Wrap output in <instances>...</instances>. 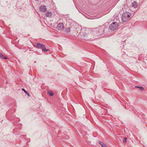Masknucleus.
Here are the masks:
<instances>
[{
    "label": "nucleus",
    "instance_id": "7ed1b4c3",
    "mask_svg": "<svg viewBox=\"0 0 147 147\" xmlns=\"http://www.w3.org/2000/svg\"><path fill=\"white\" fill-rule=\"evenodd\" d=\"M35 45L37 48L42 49V51H44L46 52L49 50L46 49L45 46L40 43H35Z\"/></svg>",
    "mask_w": 147,
    "mask_h": 147
},
{
    "label": "nucleus",
    "instance_id": "20e7f679",
    "mask_svg": "<svg viewBox=\"0 0 147 147\" xmlns=\"http://www.w3.org/2000/svg\"><path fill=\"white\" fill-rule=\"evenodd\" d=\"M118 26V24L117 22H113L111 24V30L113 31L117 29Z\"/></svg>",
    "mask_w": 147,
    "mask_h": 147
},
{
    "label": "nucleus",
    "instance_id": "f8f14e48",
    "mask_svg": "<svg viewBox=\"0 0 147 147\" xmlns=\"http://www.w3.org/2000/svg\"><path fill=\"white\" fill-rule=\"evenodd\" d=\"M47 92L48 94L50 96H52L53 95V92L52 91L49 90Z\"/></svg>",
    "mask_w": 147,
    "mask_h": 147
},
{
    "label": "nucleus",
    "instance_id": "39448f33",
    "mask_svg": "<svg viewBox=\"0 0 147 147\" xmlns=\"http://www.w3.org/2000/svg\"><path fill=\"white\" fill-rule=\"evenodd\" d=\"M57 28L60 30H61L64 29V26L63 23H59L58 24L57 26Z\"/></svg>",
    "mask_w": 147,
    "mask_h": 147
},
{
    "label": "nucleus",
    "instance_id": "a211bd4d",
    "mask_svg": "<svg viewBox=\"0 0 147 147\" xmlns=\"http://www.w3.org/2000/svg\"><path fill=\"white\" fill-rule=\"evenodd\" d=\"M123 138H126L125 137H124Z\"/></svg>",
    "mask_w": 147,
    "mask_h": 147
},
{
    "label": "nucleus",
    "instance_id": "f3484780",
    "mask_svg": "<svg viewBox=\"0 0 147 147\" xmlns=\"http://www.w3.org/2000/svg\"><path fill=\"white\" fill-rule=\"evenodd\" d=\"M110 26H109V28H110Z\"/></svg>",
    "mask_w": 147,
    "mask_h": 147
},
{
    "label": "nucleus",
    "instance_id": "ddd939ff",
    "mask_svg": "<svg viewBox=\"0 0 147 147\" xmlns=\"http://www.w3.org/2000/svg\"><path fill=\"white\" fill-rule=\"evenodd\" d=\"M136 88H138L142 91L144 90V88L142 87L141 86H136Z\"/></svg>",
    "mask_w": 147,
    "mask_h": 147
},
{
    "label": "nucleus",
    "instance_id": "f257e3e1",
    "mask_svg": "<svg viewBox=\"0 0 147 147\" xmlns=\"http://www.w3.org/2000/svg\"><path fill=\"white\" fill-rule=\"evenodd\" d=\"M92 34L96 36H99L100 37L101 34L103 32V30L100 27L98 28H93L92 29Z\"/></svg>",
    "mask_w": 147,
    "mask_h": 147
},
{
    "label": "nucleus",
    "instance_id": "9d476101",
    "mask_svg": "<svg viewBox=\"0 0 147 147\" xmlns=\"http://www.w3.org/2000/svg\"><path fill=\"white\" fill-rule=\"evenodd\" d=\"M65 31L67 33L69 32L70 31V28L68 27L66 28L65 29Z\"/></svg>",
    "mask_w": 147,
    "mask_h": 147
},
{
    "label": "nucleus",
    "instance_id": "4468645a",
    "mask_svg": "<svg viewBox=\"0 0 147 147\" xmlns=\"http://www.w3.org/2000/svg\"><path fill=\"white\" fill-rule=\"evenodd\" d=\"M22 90L25 93L27 94L28 96H29V93L28 92L26 91L25 90H24V88H22Z\"/></svg>",
    "mask_w": 147,
    "mask_h": 147
},
{
    "label": "nucleus",
    "instance_id": "0eeeda50",
    "mask_svg": "<svg viewBox=\"0 0 147 147\" xmlns=\"http://www.w3.org/2000/svg\"><path fill=\"white\" fill-rule=\"evenodd\" d=\"M138 6V4L137 2L134 1L132 3V7H134V8H136Z\"/></svg>",
    "mask_w": 147,
    "mask_h": 147
},
{
    "label": "nucleus",
    "instance_id": "6e6552de",
    "mask_svg": "<svg viewBox=\"0 0 147 147\" xmlns=\"http://www.w3.org/2000/svg\"><path fill=\"white\" fill-rule=\"evenodd\" d=\"M99 144L102 147H107V146L104 144L102 142L99 141Z\"/></svg>",
    "mask_w": 147,
    "mask_h": 147
},
{
    "label": "nucleus",
    "instance_id": "2eb2a0df",
    "mask_svg": "<svg viewBox=\"0 0 147 147\" xmlns=\"http://www.w3.org/2000/svg\"><path fill=\"white\" fill-rule=\"evenodd\" d=\"M127 138H124V140L123 141L124 143H125L126 142V140H127Z\"/></svg>",
    "mask_w": 147,
    "mask_h": 147
},
{
    "label": "nucleus",
    "instance_id": "6ab92c4d",
    "mask_svg": "<svg viewBox=\"0 0 147 147\" xmlns=\"http://www.w3.org/2000/svg\"><path fill=\"white\" fill-rule=\"evenodd\" d=\"M115 3H114V5L115 4Z\"/></svg>",
    "mask_w": 147,
    "mask_h": 147
},
{
    "label": "nucleus",
    "instance_id": "9b49d317",
    "mask_svg": "<svg viewBox=\"0 0 147 147\" xmlns=\"http://www.w3.org/2000/svg\"><path fill=\"white\" fill-rule=\"evenodd\" d=\"M0 58L4 59H7V57L4 56L1 53L0 54Z\"/></svg>",
    "mask_w": 147,
    "mask_h": 147
},
{
    "label": "nucleus",
    "instance_id": "f03ea898",
    "mask_svg": "<svg viewBox=\"0 0 147 147\" xmlns=\"http://www.w3.org/2000/svg\"><path fill=\"white\" fill-rule=\"evenodd\" d=\"M131 15V14L128 12H125L123 13L122 16V21L124 22L129 21Z\"/></svg>",
    "mask_w": 147,
    "mask_h": 147
},
{
    "label": "nucleus",
    "instance_id": "dca6fc26",
    "mask_svg": "<svg viewBox=\"0 0 147 147\" xmlns=\"http://www.w3.org/2000/svg\"><path fill=\"white\" fill-rule=\"evenodd\" d=\"M117 19H118V17H117V16H116L115 18L114 19V20H113V21H115V20H117Z\"/></svg>",
    "mask_w": 147,
    "mask_h": 147
},
{
    "label": "nucleus",
    "instance_id": "423d86ee",
    "mask_svg": "<svg viewBox=\"0 0 147 147\" xmlns=\"http://www.w3.org/2000/svg\"><path fill=\"white\" fill-rule=\"evenodd\" d=\"M40 10L42 11L45 12L46 11V6L45 5H42L40 7Z\"/></svg>",
    "mask_w": 147,
    "mask_h": 147
},
{
    "label": "nucleus",
    "instance_id": "1a4fd4ad",
    "mask_svg": "<svg viewBox=\"0 0 147 147\" xmlns=\"http://www.w3.org/2000/svg\"><path fill=\"white\" fill-rule=\"evenodd\" d=\"M52 13L51 12L48 11L46 13V17H50L52 16Z\"/></svg>",
    "mask_w": 147,
    "mask_h": 147
}]
</instances>
